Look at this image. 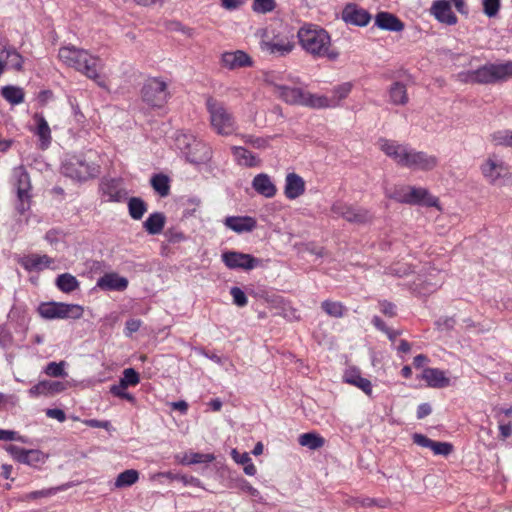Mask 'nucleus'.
<instances>
[{
	"label": "nucleus",
	"mask_w": 512,
	"mask_h": 512,
	"mask_svg": "<svg viewBox=\"0 0 512 512\" xmlns=\"http://www.w3.org/2000/svg\"><path fill=\"white\" fill-rule=\"evenodd\" d=\"M305 192V181L296 173L286 176L284 194L288 199H296Z\"/></svg>",
	"instance_id": "393cba45"
},
{
	"label": "nucleus",
	"mask_w": 512,
	"mask_h": 512,
	"mask_svg": "<svg viewBox=\"0 0 512 512\" xmlns=\"http://www.w3.org/2000/svg\"><path fill=\"white\" fill-rule=\"evenodd\" d=\"M85 424L87 426H89V427H92V428H103V429H106V430H108L110 425H111L109 421H100V420H97V419L86 420Z\"/></svg>",
	"instance_id": "69168bd1"
},
{
	"label": "nucleus",
	"mask_w": 512,
	"mask_h": 512,
	"mask_svg": "<svg viewBox=\"0 0 512 512\" xmlns=\"http://www.w3.org/2000/svg\"><path fill=\"white\" fill-rule=\"evenodd\" d=\"M278 97L290 105L305 106L309 108H328L331 106L326 96H319L303 90L299 87L275 85Z\"/></svg>",
	"instance_id": "20e7f679"
},
{
	"label": "nucleus",
	"mask_w": 512,
	"mask_h": 512,
	"mask_svg": "<svg viewBox=\"0 0 512 512\" xmlns=\"http://www.w3.org/2000/svg\"><path fill=\"white\" fill-rule=\"evenodd\" d=\"M66 389V384L61 381H40L32 386L28 393L31 397L35 398L41 395L49 396L56 393L63 392Z\"/></svg>",
	"instance_id": "412c9836"
},
{
	"label": "nucleus",
	"mask_w": 512,
	"mask_h": 512,
	"mask_svg": "<svg viewBox=\"0 0 512 512\" xmlns=\"http://www.w3.org/2000/svg\"><path fill=\"white\" fill-rule=\"evenodd\" d=\"M96 286L105 291H124L128 287V280L117 273H106L97 280Z\"/></svg>",
	"instance_id": "a211bd4d"
},
{
	"label": "nucleus",
	"mask_w": 512,
	"mask_h": 512,
	"mask_svg": "<svg viewBox=\"0 0 512 512\" xmlns=\"http://www.w3.org/2000/svg\"><path fill=\"white\" fill-rule=\"evenodd\" d=\"M232 154L234 156L235 162L239 166L243 167H258L261 164L260 159L257 157V155L253 154L246 148L242 146H232L231 147Z\"/></svg>",
	"instance_id": "bb28decb"
},
{
	"label": "nucleus",
	"mask_w": 512,
	"mask_h": 512,
	"mask_svg": "<svg viewBox=\"0 0 512 512\" xmlns=\"http://www.w3.org/2000/svg\"><path fill=\"white\" fill-rule=\"evenodd\" d=\"M4 449L15 461L31 467H37L47 458L42 451L37 449H25L13 444L6 445Z\"/></svg>",
	"instance_id": "ddd939ff"
},
{
	"label": "nucleus",
	"mask_w": 512,
	"mask_h": 512,
	"mask_svg": "<svg viewBox=\"0 0 512 512\" xmlns=\"http://www.w3.org/2000/svg\"><path fill=\"white\" fill-rule=\"evenodd\" d=\"M57 288L64 293H71L80 286L79 281L70 273H63L57 276L55 280Z\"/></svg>",
	"instance_id": "72a5a7b5"
},
{
	"label": "nucleus",
	"mask_w": 512,
	"mask_h": 512,
	"mask_svg": "<svg viewBox=\"0 0 512 512\" xmlns=\"http://www.w3.org/2000/svg\"><path fill=\"white\" fill-rule=\"evenodd\" d=\"M46 415L49 418L57 419L59 422H64L66 420L65 412L59 408L47 409Z\"/></svg>",
	"instance_id": "0e129e2a"
},
{
	"label": "nucleus",
	"mask_w": 512,
	"mask_h": 512,
	"mask_svg": "<svg viewBox=\"0 0 512 512\" xmlns=\"http://www.w3.org/2000/svg\"><path fill=\"white\" fill-rule=\"evenodd\" d=\"M223 263L229 269L252 270L262 266L263 261L259 258L237 251H226L221 255Z\"/></svg>",
	"instance_id": "4468645a"
},
{
	"label": "nucleus",
	"mask_w": 512,
	"mask_h": 512,
	"mask_svg": "<svg viewBox=\"0 0 512 512\" xmlns=\"http://www.w3.org/2000/svg\"><path fill=\"white\" fill-rule=\"evenodd\" d=\"M139 478L138 471L134 469H128L123 472H121L115 481V487L116 488H123L133 485L137 482Z\"/></svg>",
	"instance_id": "37998d69"
},
{
	"label": "nucleus",
	"mask_w": 512,
	"mask_h": 512,
	"mask_svg": "<svg viewBox=\"0 0 512 512\" xmlns=\"http://www.w3.org/2000/svg\"><path fill=\"white\" fill-rule=\"evenodd\" d=\"M2 53L6 54L7 63L16 71H21L23 68V57L14 47L5 48Z\"/></svg>",
	"instance_id": "c03bdc74"
},
{
	"label": "nucleus",
	"mask_w": 512,
	"mask_h": 512,
	"mask_svg": "<svg viewBox=\"0 0 512 512\" xmlns=\"http://www.w3.org/2000/svg\"><path fill=\"white\" fill-rule=\"evenodd\" d=\"M334 217L343 218L353 224H366L373 220L371 212L363 207H355L345 202L337 201L331 206Z\"/></svg>",
	"instance_id": "f8f14e48"
},
{
	"label": "nucleus",
	"mask_w": 512,
	"mask_h": 512,
	"mask_svg": "<svg viewBox=\"0 0 512 512\" xmlns=\"http://www.w3.org/2000/svg\"><path fill=\"white\" fill-rule=\"evenodd\" d=\"M33 119L37 125L35 134L39 137L42 148H45L51 142V130L48 125V122L46 121L44 116L39 113H35Z\"/></svg>",
	"instance_id": "7c9ffc66"
},
{
	"label": "nucleus",
	"mask_w": 512,
	"mask_h": 512,
	"mask_svg": "<svg viewBox=\"0 0 512 512\" xmlns=\"http://www.w3.org/2000/svg\"><path fill=\"white\" fill-rule=\"evenodd\" d=\"M1 95L12 105H18L24 101V91L21 87L7 85L2 87Z\"/></svg>",
	"instance_id": "c9c22d12"
},
{
	"label": "nucleus",
	"mask_w": 512,
	"mask_h": 512,
	"mask_svg": "<svg viewBox=\"0 0 512 512\" xmlns=\"http://www.w3.org/2000/svg\"><path fill=\"white\" fill-rule=\"evenodd\" d=\"M342 19L352 25L366 26L371 20V14L354 3H349L342 11Z\"/></svg>",
	"instance_id": "f3484780"
},
{
	"label": "nucleus",
	"mask_w": 512,
	"mask_h": 512,
	"mask_svg": "<svg viewBox=\"0 0 512 512\" xmlns=\"http://www.w3.org/2000/svg\"><path fill=\"white\" fill-rule=\"evenodd\" d=\"M230 294L233 298V302L238 307H244L247 305L248 299L242 289L239 287H232L230 289Z\"/></svg>",
	"instance_id": "4d7b16f0"
},
{
	"label": "nucleus",
	"mask_w": 512,
	"mask_h": 512,
	"mask_svg": "<svg viewBox=\"0 0 512 512\" xmlns=\"http://www.w3.org/2000/svg\"><path fill=\"white\" fill-rule=\"evenodd\" d=\"M358 502L363 507L377 506L379 508H387L391 505V501L388 498L376 499V498L365 497V498L360 499Z\"/></svg>",
	"instance_id": "09e8293b"
},
{
	"label": "nucleus",
	"mask_w": 512,
	"mask_h": 512,
	"mask_svg": "<svg viewBox=\"0 0 512 512\" xmlns=\"http://www.w3.org/2000/svg\"><path fill=\"white\" fill-rule=\"evenodd\" d=\"M152 188L161 197H166L170 193V179L165 174H155L150 180Z\"/></svg>",
	"instance_id": "4c0bfd02"
},
{
	"label": "nucleus",
	"mask_w": 512,
	"mask_h": 512,
	"mask_svg": "<svg viewBox=\"0 0 512 512\" xmlns=\"http://www.w3.org/2000/svg\"><path fill=\"white\" fill-rule=\"evenodd\" d=\"M128 211L132 219L140 220L147 212V204L139 197H131L128 200Z\"/></svg>",
	"instance_id": "ea45409f"
},
{
	"label": "nucleus",
	"mask_w": 512,
	"mask_h": 512,
	"mask_svg": "<svg viewBox=\"0 0 512 512\" xmlns=\"http://www.w3.org/2000/svg\"><path fill=\"white\" fill-rule=\"evenodd\" d=\"M101 191L106 201L109 202H121L126 196L125 189L122 188L120 180L117 179L103 180Z\"/></svg>",
	"instance_id": "4be33fe9"
},
{
	"label": "nucleus",
	"mask_w": 512,
	"mask_h": 512,
	"mask_svg": "<svg viewBox=\"0 0 512 512\" xmlns=\"http://www.w3.org/2000/svg\"><path fill=\"white\" fill-rule=\"evenodd\" d=\"M437 164L438 158L436 156L410 148L404 167L414 170L428 171L435 168Z\"/></svg>",
	"instance_id": "dca6fc26"
},
{
	"label": "nucleus",
	"mask_w": 512,
	"mask_h": 512,
	"mask_svg": "<svg viewBox=\"0 0 512 512\" xmlns=\"http://www.w3.org/2000/svg\"><path fill=\"white\" fill-rule=\"evenodd\" d=\"M125 390H126V388H122L120 384L112 385L110 388V392L114 396L126 399L127 401L134 403L135 397L132 394L126 392Z\"/></svg>",
	"instance_id": "bf43d9fd"
},
{
	"label": "nucleus",
	"mask_w": 512,
	"mask_h": 512,
	"mask_svg": "<svg viewBox=\"0 0 512 512\" xmlns=\"http://www.w3.org/2000/svg\"><path fill=\"white\" fill-rule=\"evenodd\" d=\"M143 101L154 108H161L169 98L167 84L159 78L148 79L141 90Z\"/></svg>",
	"instance_id": "9b49d317"
},
{
	"label": "nucleus",
	"mask_w": 512,
	"mask_h": 512,
	"mask_svg": "<svg viewBox=\"0 0 512 512\" xmlns=\"http://www.w3.org/2000/svg\"><path fill=\"white\" fill-rule=\"evenodd\" d=\"M231 456L236 463L241 464L243 466L251 460L248 453H239L236 449L232 450Z\"/></svg>",
	"instance_id": "e2e57ef3"
},
{
	"label": "nucleus",
	"mask_w": 512,
	"mask_h": 512,
	"mask_svg": "<svg viewBox=\"0 0 512 512\" xmlns=\"http://www.w3.org/2000/svg\"><path fill=\"white\" fill-rule=\"evenodd\" d=\"M431 412H432V408H431L430 404L422 403L417 408V418L423 419L426 416L430 415Z\"/></svg>",
	"instance_id": "338daca9"
},
{
	"label": "nucleus",
	"mask_w": 512,
	"mask_h": 512,
	"mask_svg": "<svg viewBox=\"0 0 512 512\" xmlns=\"http://www.w3.org/2000/svg\"><path fill=\"white\" fill-rule=\"evenodd\" d=\"M221 63L224 67L234 70L241 67H248L252 65V60L248 54L242 50L234 52H225L221 56Z\"/></svg>",
	"instance_id": "6ab92c4d"
},
{
	"label": "nucleus",
	"mask_w": 512,
	"mask_h": 512,
	"mask_svg": "<svg viewBox=\"0 0 512 512\" xmlns=\"http://www.w3.org/2000/svg\"><path fill=\"white\" fill-rule=\"evenodd\" d=\"M321 308L327 315L334 318L343 317L347 310V308L341 302L331 300L323 301L321 303Z\"/></svg>",
	"instance_id": "79ce46f5"
},
{
	"label": "nucleus",
	"mask_w": 512,
	"mask_h": 512,
	"mask_svg": "<svg viewBox=\"0 0 512 512\" xmlns=\"http://www.w3.org/2000/svg\"><path fill=\"white\" fill-rule=\"evenodd\" d=\"M253 10L257 13H268L274 10L275 1L274 0H254Z\"/></svg>",
	"instance_id": "3c124183"
},
{
	"label": "nucleus",
	"mask_w": 512,
	"mask_h": 512,
	"mask_svg": "<svg viewBox=\"0 0 512 512\" xmlns=\"http://www.w3.org/2000/svg\"><path fill=\"white\" fill-rule=\"evenodd\" d=\"M166 217L162 212H154L143 222V228L150 235L160 234L164 228Z\"/></svg>",
	"instance_id": "2f4dec72"
},
{
	"label": "nucleus",
	"mask_w": 512,
	"mask_h": 512,
	"mask_svg": "<svg viewBox=\"0 0 512 512\" xmlns=\"http://www.w3.org/2000/svg\"><path fill=\"white\" fill-rule=\"evenodd\" d=\"M298 442L301 446L311 450H317L324 446L325 439L315 432H308L301 434L298 438Z\"/></svg>",
	"instance_id": "e433bc0d"
},
{
	"label": "nucleus",
	"mask_w": 512,
	"mask_h": 512,
	"mask_svg": "<svg viewBox=\"0 0 512 512\" xmlns=\"http://www.w3.org/2000/svg\"><path fill=\"white\" fill-rule=\"evenodd\" d=\"M489 141L494 146L512 147V131L508 129L494 131L489 135Z\"/></svg>",
	"instance_id": "a19ab883"
},
{
	"label": "nucleus",
	"mask_w": 512,
	"mask_h": 512,
	"mask_svg": "<svg viewBox=\"0 0 512 512\" xmlns=\"http://www.w3.org/2000/svg\"><path fill=\"white\" fill-rule=\"evenodd\" d=\"M140 382L139 374L133 368H127L123 371V377L120 379L119 384L122 388L128 386H135Z\"/></svg>",
	"instance_id": "a18cd8bd"
},
{
	"label": "nucleus",
	"mask_w": 512,
	"mask_h": 512,
	"mask_svg": "<svg viewBox=\"0 0 512 512\" xmlns=\"http://www.w3.org/2000/svg\"><path fill=\"white\" fill-rule=\"evenodd\" d=\"M434 17L441 23L454 25L457 23V17L453 13L451 4L446 0H437L431 7Z\"/></svg>",
	"instance_id": "aec40b11"
},
{
	"label": "nucleus",
	"mask_w": 512,
	"mask_h": 512,
	"mask_svg": "<svg viewBox=\"0 0 512 512\" xmlns=\"http://www.w3.org/2000/svg\"><path fill=\"white\" fill-rule=\"evenodd\" d=\"M206 108L209 113L210 125L218 135L229 136L235 132V118L222 102L213 97H208Z\"/></svg>",
	"instance_id": "39448f33"
},
{
	"label": "nucleus",
	"mask_w": 512,
	"mask_h": 512,
	"mask_svg": "<svg viewBox=\"0 0 512 512\" xmlns=\"http://www.w3.org/2000/svg\"><path fill=\"white\" fill-rule=\"evenodd\" d=\"M236 487H238L240 490L248 493L252 497H260V492L254 488L246 479L244 478H238L236 480Z\"/></svg>",
	"instance_id": "13d9d810"
},
{
	"label": "nucleus",
	"mask_w": 512,
	"mask_h": 512,
	"mask_svg": "<svg viewBox=\"0 0 512 512\" xmlns=\"http://www.w3.org/2000/svg\"><path fill=\"white\" fill-rule=\"evenodd\" d=\"M408 199L413 200L411 202H408V204L412 205L425 203L428 206H434L436 203V199L430 197L428 191L424 188L411 187L409 189Z\"/></svg>",
	"instance_id": "f704fd0d"
},
{
	"label": "nucleus",
	"mask_w": 512,
	"mask_h": 512,
	"mask_svg": "<svg viewBox=\"0 0 512 512\" xmlns=\"http://www.w3.org/2000/svg\"><path fill=\"white\" fill-rule=\"evenodd\" d=\"M380 311L387 317L396 316V305L387 300L379 301Z\"/></svg>",
	"instance_id": "052dcab7"
},
{
	"label": "nucleus",
	"mask_w": 512,
	"mask_h": 512,
	"mask_svg": "<svg viewBox=\"0 0 512 512\" xmlns=\"http://www.w3.org/2000/svg\"><path fill=\"white\" fill-rule=\"evenodd\" d=\"M190 454V465L192 464H200V463H210L215 460L214 454L210 453H198V452H189Z\"/></svg>",
	"instance_id": "6e6d98bb"
},
{
	"label": "nucleus",
	"mask_w": 512,
	"mask_h": 512,
	"mask_svg": "<svg viewBox=\"0 0 512 512\" xmlns=\"http://www.w3.org/2000/svg\"><path fill=\"white\" fill-rule=\"evenodd\" d=\"M241 138L244 141V143L249 144L257 149H265L268 146V140L262 137L242 135Z\"/></svg>",
	"instance_id": "5fc2aeb1"
},
{
	"label": "nucleus",
	"mask_w": 512,
	"mask_h": 512,
	"mask_svg": "<svg viewBox=\"0 0 512 512\" xmlns=\"http://www.w3.org/2000/svg\"><path fill=\"white\" fill-rule=\"evenodd\" d=\"M252 187L258 194L266 198L274 197L277 192L276 186L266 173L256 175L252 181Z\"/></svg>",
	"instance_id": "a878e982"
},
{
	"label": "nucleus",
	"mask_w": 512,
	"mask_h": 512,
	"mask_svg": "<svg viewBox=\"0 0 512 512\" xmlns=\"http://www.w3.org/2000/svg\"><path fill=\"white\" fill-rule=\"evenodd\" d=\"M344 381L361 389L366 395L372 394V384L367 378L361 376L360 372L356 369L346 371Z\"/></svg>",
	"instance_id": "c756f323"
},
{
	"label": "nucleus",
	"mask_w": 512,
	"mask_h": 512,
	"mask_svg": "<svg viewBox=\"0 0 512 512\" xmlns=\"http://www.w3.org/2000/svg\"><path fill=\"white\" fill-rule=\"evenodd\" d=\"M60 60L67 66L83 73L88 78L97 81L100 87H105V83L99 80V70L102 69L101 60L92 56L88 51L75 46H65L59 49Z\"/></svg>",
	"instance_id": "f03ea898"
},
{
	"label": "nucleus",
	"mask_w": 512,
	"mask_h": 512,
	"mask_svg": "<svg viewBox=\"0 0 512 512\" xmlns=\"http://www.w3.org/2000/svg\"><path fill=\"white\" fill-rule=\"evenodd\" d=\"M483 11L488 17H495L500 9V0H483Z\"/></svg>",
	"instance_id": "603ef678"
},
{
	"label": "nucleus",
	"mask_w": 512,
	"mask_h": 512,
	"mask_svg": "<svg viewBox=\"0 0 512 512\" xmlns=\"http://www.w3.org/2000/svg\"><path fill=\"white\" fill-rule=\"evenodd\" d=\"M351 89H352V84L349 82L343 83V84L335 87L333 89V94H334V98L336 99V101L328 99L331 103L330 107L336 106L338 101L345 99L348 96V94L350 93Z\"/></svg>",
	"instance_id": "49530a36"
},
{
	"label": "nucleus",
	"mask_w": 512,
	"mask_h": 512,
	"mask_svg": "<svg viewBox=\"0 0 512 512\" xmlns=\"http://www.w3.org/2000/svg\"><path fill=\"white\" fill-rule=\"evenodd\" d=\"M65 362H50L46 365L44 373L50 377H64L67 373L64 370Z\"/></svg>",
	"instance_id": "de8ad7c7"
},
{
	"label": "nucleus",
	"mask_w": 512,
	"mask_h": 512,
	"mask_svg": "<svg viewBox=\"0 0 512 512\" xmlns=\"http://www.w3.org/2000/svg\"><path fill=\"white\" fill-rule=\"evenodd\" d=\"M224 223L237 233L250 232L256 227V220L249 216H229Z\"/></svg>",
	"instance_id": "c85d7f7f"
},
{
	"label": "nucleus",
	"mask_w": 512,
	"mask_h": 512,
	"mask_svg": "<svg viewBox=\"0 0 512 512\" xmlns=\"http://www.w3.org/2000/svg\"><path fill=\"white\" fill-rule=\"evenodd\" d=\"M413 442L421 447L429 448L431 449L433 440L428 438L427 436L419 433H415L412 436Z\"/></svg>",
	"instance_id": "680f3d73"
},
{
	"label": "nucleus",
	"mask_w": 512,
	"mask_h": 512,
	"mask_svg": "<svg viewBox=\"0 0 512 512\" xmlns=\"http://www.w3.org/2000/svg\"><path fill=\"white\" fill-rule=\"evenodd\" d=\"M38 312L45 319H79L83 316L84 309L78 304H67L63 302L42 303Z\"/></svg>",
	"instance_id": "6e6552de"
},
{
	"label": "nucleus",
	"mask_w": 512,
	"mask_h": 512,
	"mask_svg": "<svg viewBox=\"0 0 512 512\" xmlns=\"http://www.w3.org/2000/svg\"><path fill=\"white\" fill-rule=\"evenodd\" d=\"M484 179L494 186H505L511 181L509 168L496 155H490L480 166Z\"/></svg>",
	"instance_id": "0eeeda50"
},
{
	"label": "nucleus",
	"mask_w": 512,
	"mask_h": 512,
	"mask_svg": "<svg viewBox=\"0 0 512 512\" xmlns=\"http://www.w3.org/2000/svg\"><path fill=\"white\" fill-rule=\"evenodd\" d=\"M421 378L426 381L427 385L432 388H444L450 383L445 373L438 368H425Z\"/></svg>",
	"instance_id": "cd10ccee"
},
{
	"label": "nucleus",
	"mask_w": 512,
	"mask_h": 512,
	"mask_svg": "<svg viewBox=\"0 0 512 512\" xmlns=\"http://www.w3.org/2000/svg\"><path fill=\"white\" fill-rule=\"evenodd\" d=\"M12 183L19 202L17 210L24 213L30 207L32 185L30 176L23 165L13 169Z\"/></svg>",
	"instance_id": "1a4fd4ad"
},
{
	"label": "nucleus",
	"mask_w": 512,
	"mask_h": 512,
	"mask_svg": "<svg viewBox=\"0 0 512 512\" xmlns=\"http://www.w3.org/2000/svg\"><path fill=\"white\" fill-rule=\"evenodd\" d=\"M260 45L262 50L277 56H285L294 48V44L287 38H277L271 41L263 40Z\"/></svg>",
	"instance_id": "5701e85b"
},
{
	"label": "nucleus",
	"mask_w": 512,
	"mask_h": 512,
	"mask_svg": "<svg viewBox=\"0 0 512 512\" xmlns=\"http://www.w3.org/2000/svg\"><path fill=\"white\" fill-rule=\"evenodd\" d=\"M459 79L465 83L490 85L512 79V61L501 63L488 62L475 70L459 73Z\"/></svg>",
	"instance_id": "7ed1b4c3"
},
{
	"label": "nucleus",
	"mask_w": 512,
	"mask_h": 512,
	"mask_svg": "<svg viewBox=\"0 0 512 512\" xmlns=\"http://www.w3.org/2000/svg\"><path fill=\"white\" fill-rule=\"evenodd\" d=\"M375 25L386 31L400 32L404 29V23L394 14L379 12L375 16Z\"/></svg>",
	"instance_id": "b1692460"
},
{
	"label": "nucleus",
	"mask_w": 512,
	"mask_h": 512,
	"mask_svg": "<svg viewBox=\"0 0 512 512\" xmlns=\"http://www.w3.org/2000/svg\"><path fill=\"white\" fill-rule=\"evenodd\" d=\"M176 145L182 150L190 163L204 164L212 159V148L197 140L192 134L181 133L177 135Z\"/></svg>",
	"instance_id": "423d86ee"
},
{
	"label": "nucleus",
	"mask_w": 512,
	"mask_h": 512,
	"mask_svg": "<svg viewBox=\"0 0 512 512\" xmlns=\"http://www.w3.org/2000/svg\"><path fill=\"white\" fill-rule=\"evenodd\" d=\"M410 188H411V186H403V187L397 188L393 193L389 194L388 197L397 202L408 204V202L413 201L412 199H408Z\"/></svg>",
	"instance_id": "8fccbe9b"
},
{
	"label": "nucleus",
	"mask_w": 512,
	"mask_h": 512,
	"mask_svg": "<svg viewBox=\"0 0 512 512\" xmlns=\"http://www.w3.org/2000/svg\"><path fill=\"white\" fill-rule=\"evenodd\" d=\"M246 0H221V6L227 10H234L240 7Z\"/></svg>",
	"instance_id": "774afa93"
},
{
	"label": "nucleus",
	"mask_w": 512,
	"mask_h": 512,
	"mask_svg": "<svg viewBox=\"0 0 512 512\" xmlns=\"http://www.w3.org/2000/svg\"><path fill=\"white\" fill-rule=\"evenodd\" d=\"M431 450L435 455L447 456L453 451V445L448 442L433 441Z\"/></svg>",
	"instance_id": "864d4df0"
},
{
	"label": "nucleus",
	"mask_w": 512,
	"mask_h": 512,
	"mask_svg": "<svg viewBox=\"0 0 512 512\" xmlns=\"http://www.w3.org/2000/svg\"><path fill=\"white\" fill-rule=\"evenodd\" d=\"M391 102L395 105H404L408 101L406 86L401 82H395L389 89Z\"/></svg>",
	"instance_id": "58836bf2"
},
{
	"label": "nucleus",
	"mask_w": 512,
	"mask_h": 512,
	"mask_svg": "<svg viewBox=\"0 0 512 512\" xmlns=\"http://www.w3.org/2000/svg\"><path fill=\"white\" fill-rule=\"evenodd\" d=\"M51 264V259L47 255L32 254L22 260V266L28 270H42Z\"/></svg>",
	"instance_id": "473e14b6"
},
{
	"label": "nucleus",
	"mask_w": 512,
	"mask_h": 512,
	"mask_svg": "<svg viewBox=\"0 0 512 512\" xmlns=\"http://www.w3.org/2000/svg\"><path fill=\"white\" fill-rule=\"evenodd\" d=\"M62 173L78 181H86L98 176L100 166L79 157H73L62 166Z\"/></svg>",
	"instance_id": "9d476101"
},
{
	"label": "nucleus",
	"mask_w": 512,
	"mask_h": 512,
	"mask_svg": "<svg viewBox=\"0 0 512 512\" xmlns=\"http://www.w3.org/2000/svg\"><path fill=\"white\" fill-rule=\"evenodd\" d=\"M379 149L389 158H391L397 165L405 166L407 155L410 147L406 144H401L395 140L380 138L378 140Z\"/></svg>",
	"instance_id": "2eb2a0df"
},
{
	"label": "nucleus",
	"mask_w": 512,
	"mask_h": 512,
	"mask_svg": "<svg viewBox=\"0 0 512 512\" xmlns=\"http://www.w3.org/2000/svg\"><path fill=\"white\" fill-rule=\"evenodd\" d=\"M297 37L302 49L314 58L338 59L339 52L332 48L331 37L324 28L305 24L298 30Z\"/></svg>",
	"instance_id": "f257e3e1"
}]
</instances>
